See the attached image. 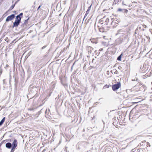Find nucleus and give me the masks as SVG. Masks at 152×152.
I'll return each mask as SVG.
<instances>
[{"mask_svg":"<svg viewBox=\"0 0 152 152\" xmlns=\"http://www.w3.org/2000/svg\"><path fill=\"white\" fill-rule=\"evenodd\" d=\"M46 46H44L42 48V49H44L45 48H46Z\"/></svg>","mask_w":152,"mask_h":152,"instance_id":"c756f323","label":"nucleus"},{"mask_svg":"<svg viewBox=\"0 0 152 152\" xmlns=\"http://www.w3.org/2000/svg\"><path fill=\"white\" fill-rule=\"evenodd\" d=\"M91 5L90 7H88V9L87 10H88L89 11H90V10L91 9Z\"/></svg>","mask_w":152,"mask_h":152,"instance_id":"5701e85b","label":"nucleus"},{"mask_svg":"<svg viewBox=\"0 0 152 152\" xmlns=\"http://www.w3.org/2000/svg\"><path fill=\"white\" fill-rule=\"evenodd\" d=\"M118 11L119 12H123H123L127 13L128 11L126 9H122L120 8H119L118 9Z\"/></svg>","mask_w":152,"mask_h":152,"instance_id":"1a4fd4ad","label":"nucleus"},{"mask_svg":"<svg viewBox=\"0 0 152 152\" xmlns=\"http://www.w3.org/2000/svg\"><path fill=\"white\" fill-rule=\"evenodd\" d=\"M118 68L120 70H121L122 69V67L121 66H118Z\"/></svg>","mask_w":152,"mask_h":152,"instance_id":"a878e982","label":"nucleus"},{"mask_svg":"<svg viewBox=\"0 0 152 152\" xmlns=\"http://www.w3.org/2000/svg\"><path fill=\"white\" fill-rule=\"evenodd\" d=\"M15 149V148H12L11 149L10 152H13L14 151V149Z\"/></svg>","mask_w":152,"mask_h":152,"instance_id":"4be33fe9","label":"nucleus"},{"mask_svg":"<svg viewBox=\"0 0 152 152\" xmlns=\"http://www.w3.org/2000/svg\"><path fill=\"white\" fill-rule=\"evenodd\" d=\"M1 73H2V71H1L0 72V74H1Z\"/></svg>","mask_w":152,"mask_h":152,"instance_id":"e433bc0d","label":"nucleus"},{"mask_svg":"<svg viewBox=\"0 0 152 152\" xmlns=\"http://www.w3.org/2000/svg\"><path fill=\"white\" fill-rule=\"evenodd\" d=\"M51 84L52 85V87H53V88L55 86V84L54 82H52Z\"/></svg>","mask_w":152,"mask_h":152,"instance_id":"f3484780","label":"nucleus"},{"mask_svg":"<svg viewBox=\"0 0 152 152\" xmlns=\"http://www.w3.org/2000/svg\"><path fill=\"white\" fill-rule=\"evenodd\" d=\"M105 87H106L107 88H108L109 87V85H106L104 87V88Z\"/></svg>","mask_w":152,"mask_h":152,"instance_id":"b1692460","label":"nucleus"},{"mask_svg":"<svg viewBox=\"0 0 152 152\" xmlns=\"http://www.w3.org/2000/svg\"><path fill=\"white\" fill-rule=\"evenodd\" d=\"M5 146L7 148H10L12 147V144L11 143L8 142L6 143Z\"/></svg>","mask_w":152,"mask_h":152,"instance_id":"6e6552de","label":"nucleus"},{"mask_svg":"<svg viewBox=\"0 0 152 152\" xmlns=\"http://www.w3.org/2000/svg\"><path fill=\"white\" fill-rule=\"evenodd\" d=\"M87 15H86V14H85V15L84 16L83 20H84V19H85V18L87 17Z\"/></svg>","mask_w":152,"mask_h":152,"instance_id":"cd10ccee","label":"nucleus"},{"mask_svg":"<svg viewBox=\"0 0 152 152\" xmlns=\"http://www.w3.org/2000/svg\"><path fill=\"white\" fill-rule=\"evenodd\" d=\"M103 50V48H101L99 50V51H102Z\"/></svg>","mask_w":152,"mask_h":152,"instance_id":"2f4dec72","label":"nucleus"},{"mask_svg":"<svg viewBox=\"0 0 152 152\" xmlns=\"http://www.w3.org/2000/svg\"><path fill=\"white\" fill-rule=\"evenodd\" d=\"M122 4H123V5H126V4H124V2H122Z\"/></svg>","mask_w":152,"mask_h":152,"instance_id":"c9c22d12","label":"nucleus"},{"mask_svg":"<svg viewBox=\"0 0 152 152\" xmlns=\"http://www.w3.org/2000/svg\"><path fill=\"white\" fill-rule=\"evenodd\" d=\"M23 15V13L22 12L20 13L19 15H18L17 16H18L19 17H22Z\"/></svg>","mask_w":152,"mask_h":152,"instance_id":"dca6fc26","label":"nucleus"},{"mask_svg":"<svg viewBox=\"0 0 152 152\" xmlns=\"http://www.w3.org/2000/svg\"><path fill=\"white\" fill-rule=\"evenodd\" d=\"M151 84H152V82H151Z\"/></svg>","mask_w":152,"mask_h":152,"instance_id":"c03bdc74","label":"nucleus"},{"mask_svg":"<svg viewBox=\"0 0 152 152\" xmlns=\"http://www.w3.org/2000/svg\"><path fill=\"white\" fill-rule=\"evenodd\" d=\"M28 110H29L30 111H32L34 110V108H29L28 109Z\"/></svg>","mask_w":152,"mask_h":152,"instance_id":"bb28decb","label":"nucleus"},{"mask_svg":"<svg viewBox=\"0 0 152 152\" xmlns=\"http://www.w3.org/2000/svg\"><path fill=\"white\" fill-rule=\"evenodd\" d=\"M102 99V98H100V99H99V100H100Z\"/></svg>","mask_w":152,"mask_h":152,"instance_id":"ea45409f","label":"nucleus"},{"mask_svg":"<svg viewBox=\"0 0 152 152\" xmlns=\"http://www.w3.org/2000/svg\"><path fill=\"white\" fill-rule=\"evenodd\" d=\"M41 7V5L39 6L37 8V10H38Z\"/></svg>","mask_w":152,"mask_h":152,"instance_id":"7c9ffc66","label":"nucleus"},{"mask_svg":"<svg viewBox=\"0 0 152 152\" xmlns=\"http://www.w3.org/2000/svg\"><path fill=\"white\" fill-rule=\"evenodd\" d=\"M145 142V141H143L142 142Z\"/></svg>","mask_w":152,"mask_h":152,"instance_id":"a19ab883","label":"nucleus"},{"mask_svg":"<svg viewBox=\"0 0 152 152\" xmlns=\"http://www.w3.org/2000/svg\"><path fill=\"white\" fill-rule=\"evenodd\" d=\"M15 15L14 14H12L8 16L6 19V21L7 22L12 20L15 18Z\"/></svg>","mask_w":152,"mask_h":152,"instance_id":"20e7f679","label":"nucleus"},{"mask_svg":"<svg viewBox=\"0 0 152 152\" xmlns=\"http://www.w3.org/2000/svg\"><path fill=\"white\" fill-rule=\"evenodd\" d=\"M9 66V65H7H7H6V67H8V66Z\"/></svg>","mask_w":152,"mask_h":152,"instance_id":"4c0bfd02","label":"nucleus"},{"mask_svg":"<svg viewBox=\"0 0 152 152\" xmlns=\"http://www.w3.org/2000/svg\"><path fill=\"white\" fill-rule=\"evenodd\" d=\"M73 65L72 66V67H71V69H72V67H73Z\"/></svg>","mask_w":152,"mask_h":152,"instance_id":"79ce46f5","label":"nucleus"},{"mask_svg":"<svg viewBox=\"0 0 152 152\" xmlns=\"http://www.w3.org/2000/svg\"><path fill=\"white\" fill-rule=\"evenodd\" d=\"M109 19L108 18H105L104 25H107L108 23L109 22Z\"/></svg>","mask_w":152,"mask_h":152,"instance_id":"f8f14e48","label":"nucleus"},{"mask_svg":"<svg viewBox=\"0 0 152 152\" xmlns=\"http://www.w3.org/2000/svg\"><path fill=\"white\" fill-rule=\"evenodd\" d=\"M143 26L145 28H146L147 27V26L146 25H144V26Z\"/></svg>","mask_w":152,"mask_h":152,"instance_id":"72a5a7b5","label":"nucleus"},{"mask_svg":"<svg viewBox=\"0 0 152 152\" xmlns=\"http://www.w3.org/2000/svg\"><path fill=\"white\" fill-rule=\"evenodd\" d=\"M110 19L111 20H112V22H111V24L112 25H114V23H116L117 24H118V21H117V20H116L115 21V20L114 19L113 20V19L111 18H110Z\"/></svg>","mask_w":152,"mask_h":152,"instance_id":"9b49d317","label":"nucleus"},{"mask_svg":"<svg viewBox=\"0 0 152 152\" xmlns=\"http://www.w3.org/2000/svg\"><path fill=\"white\" fill-rule=\"evenodd\" d=\"M26 24L24 23V22L21 25V26L22 27H24L25 26H26Z\"/></svg>","mask_w":152,"mask_h":152,"instance_id":"aec40b11","label":"nucleus"},{"mask_svg":"<svg viewBox=\"0 0 152 152\" xmlns=\"http://www.w3.org/2000/svg\"><path fill=\"white\" fill-rule=\"evenodd\" d=\"M5 119V117H4L0 121V126H1L4 122Z\"/></svg>","mask_w":152,"mask_h":152,"instance_id":"ddd939ff","label":"nucleus"},{"mask_svg":"<svg viewBox=\"0 0 152 152\" xmlns=\"http://www.w3.org/2000/svg\"><path fill=\"white\" fill-rule=\"evenodd\" d=\"M29 19V18H28L27 19H26V20H25V21H24V23H28V20Z\"/></svg>","mask_w":152,"mask_h":152,"instance_id":"6ab92c4d","label":"nucleus"},{"mask_svg":"<svg viewBox=\"0 0 152 152\" xmlns=\"http://www.w3.org/2000/svg\"><path fill=\"white\" fill-rule=\"evenodd\" d=\"M118 1V0H114V1L115 2V4H116V2H117Z\"/></svg>","mask_w":152,"mask_h":152,"instance_id":"c85d7f7f","label":"nucleus"},{"mask_svg":"<svg viewBox=\"0 0 152 152\" xmlns=\"http://www.w3.org/2000/svg\"><path fill=\"white\" fill-rule=\"evenodd\" d=\"M99 38L98 37L95 38H91L90 39V40L92 43L96 44L97 43H98L99 42Z\"/></svg>","mask_w":152,"mask_h":152,"instance_id":"39448f33","label":"nucleus"},{"mask_svg":"<svg viewBox=\"0 0 152 152\" xmlns=\"http://www.w3.org/2000/svg\"><path fill=\"white\" fill-rule=\"evenodd\" d=\"M105 17H104L103 18L101 19L99 21V25H98V27L99 29V31H101V28H99L101 25L104 24L105 22Z\"/></svg>","mask_w":152,"mask_h":152,"instance_id":"7ed1b4c3","label":"nucleus"},{"mask_svg":"<svg viewBox=\"0 0 152 152\" xmlns=\"http://www.w3.org/2000/svg\"><path fill=\"white\" fill-rule=\"evenodd\" d=\"M21 18V17H18V16H17L15 18V21L20 22Z\"/></svg>","mask_w":152,"mask_h":152,"instance_id":"9d476101","label":"nucleus"},{"mask_svg":"<svg viewBox=\"0 0 152 152\" xmlns=\"http://www.w3.org/2000/svg\"><path fill=\"white\" fill-rule=\"evenodd\" d=\"M20 22L15 21L13 23V27H17Z\"/></svg>","mask_w":152,"mask_h":152,"instance_id":"0eeeda50","label":"nucleus"},{"mask_svg":"<svg viewBox=\"0 0 152 152\" xmlns=\"http://www.w3.org/2000/svg\"><path fill=\"white\" fill-rule=\"evenodd\" d=\"M15 6V4L12 5L11 7H10V10H12L14 7Z\"/></svg>","mask_w":152,"mask_h":152,"instance_id":"a211bd4d","label":"nucleus"},{"mask_svg":"<svg viewBox=\"0 0 152 152\" xmlns=\"http://www.w3.org/2000/svg\"><path fill=\"white\" fill-rule=\"evenodd\" d=\"M142 86L143 87H145V86L144 85H142Z\"/></svg>","mask_w":152,"mask_h":152,"instance_id":"58836bf2","label":"nucleus"},{"mask_svg":"<svg viewBox=\"0 0 152 152\" xmlns=\"http://www.w3.org/2000/svg\"><path fill=\"white\" fill-rule=\"evenodd\" d=\"M94 60V59H93V60Z\"/></svg>","mask_w":152,"mask_h":152,"instance_id":"37998d69","label":"nucleus"},{"mask_svg":"<svg viewBox=\"0 0 152 152\" xmlns=\"http://www.w3.org/2000/svg\"><path fill=\"white\" fill-rule=\"evenodd\" d=\"M123 55V54L121 53L119 56H118L117 58V60L118 61H121V58L122 56Z\"/></svg>","mask_w":152,"mask_h":152,"instance_id":"4468645a","label":"nucleus"},{"mask_svg":"<svg viewBox=\"0 0 152 152\" xmlns=\"http://www.w3.org/2000/svg\"><path fill=\"white\" fill-rule=\"evenodd\" d=\"M121 84L120 82H118L116 84L113 85L112 89L114 91L117 90L121 87Z\"/></svg>","mask_w":152,"mask_h":152,"instance_id":"f03ea898","label":"nucleus"},{"mask_svg":"<svg viewBox=\"0 0 152 152\" xmlns=\"http://www.w3.org/2000/svg\"><path fill=\"white\" fill-rule=\"evenodd\" d=\"M113 73L114 74H118V72L116 69H113Z\"/></svg>","mask_w":152,"mask_h":152,"instance_id":"2eb2a0df","label":"nucleus"},{"mask_svg":"<svg viewBox=\"0 0 152 152\" xmlns=\"http://www.w3.org/2000/svg\"><path fill=\"white\" fill-rule=\"evenodd\" d=\"M132 81H137V82H139V80H138V79H137V78H136V79H132Z\"/></svg>","mask_w":152,"mask_h":152,"instance_id":"412c9836","label":"nucleus"},{"mask_svg":"<svg viewBox=\"0 0 152 152\" xmlns=\"http://www.w3.org/2000/svg\"><path fill=\"white\" fill-rule=\"evenodd\" d=\"M12 145H13L12 148H15L17 147V142L16 140H14Z\"/></svg>","mask_w":152,"mask_h":152,"instance_id":"423d86ee","label":"nucleus"},{"mask_svg":"<svg viewBox=\"0 0 152 152\" xmlns=\"http://www.w3.org/2000/svg\"><path fill=\"white\" fill-rule=\"evenodd\" d=\"M129 34L127 30L121 29L118 31L117 34H121L122 35L120 37H124L125 38H128V36Z\"/></svg>","mask_w":152,"mask_h":152,"instance_id":"f257e3e1","label":"nucleus"},{"mask_svg":"<svg viewBox=\"0 0 152 152\" xmlns=\"http://www.w3.org/2000/svg\"><path fill=\"white\" fill-rule=\"evenodd\" d=\"M142 85V84H141L140 83L139 84L137 85L138 86H141Z\"/></svg>","mask_w":152,"mask_h":152,"instance_id":"473e14b6","label":"nucleus"},{"mask_svg":"<svg viewBox=\"0 0 152 152\" xmlns=\"http://www.w3.org/2000/svg\"><path fill=\"white\" fill-rule=\"evenodd\" d=\"M89 11H88V10H87V11L86 12V15H88L89 14Z\"/></svg>","mask_w":152,"mask_h":152,"instance_id":"393cba45","label":"nucleus"},{"mask_svg":"<svg viewBox=\"0 0 152 152\" xmlns=\"http://www.w3.org/2000/svg\"><path fill=\"white\" fill-rule=\"evenodd\" d=\"M113 71H112V70H111V71H110V72H111V73H112V74H113Z\"/></svg>","mask_w":152,"mask_h":152,"instance_id":"f704fd0d","label":"nucleus"}]
</instances>
